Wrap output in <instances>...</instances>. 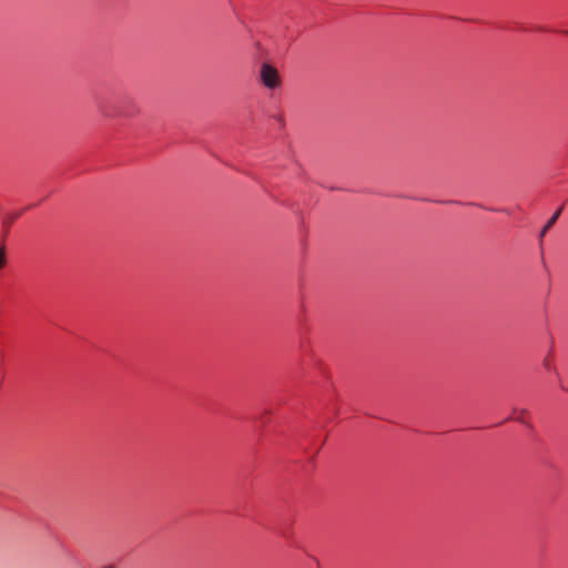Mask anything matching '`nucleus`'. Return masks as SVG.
Instances as JSON below:
<instances>
[{"instance_id": "obj_1", "label": "nucleus", "mask_w": 568, "mask_h": 568, "mask_svg": "<svg viewBox=\"0 0 568 568\" xmlns=\"http://www.w3.org/2000/svg\"><path fill=\"white\" fill-rule=\"evenodd\" d=\"M258 78L262 85L270 91L282 87V78L278 70L267 62L261 64Z\"/></svg>"}, {"instance_id": "obj_2", "label": "nucleus", "mask_w": 568, "mask_h": 568, "mask_svg": "<svg viewBox=\"0 0 568 568\" xmlns=\"http://www.w3.org/2000/svg\"><path fill=\"white\" fill-rule=\"evenodd\" d=\"M561 213V207L558 209L554 214L548 220V222L546 223V225L544 226L542 231H541V236L547 232V230H549L555 223L556 221L558 220L559 215Z\"/></svg>"}, {"instance_id": "obj_4", "label": "nucleus", "mask_w": 568, "mask_h": 568, "mask_svg": "<svg viewBox=\"0 0 568 568\" xmlns=\"http://www.w3.org/2000/svg\"><path fill=\"white\" fill-rule=\"evenodd\" d=\"M18 216H19V214H14V215L10 219V221H13V220H14V219H17Z\"/></svg>"}, {"instance_id": "obj_3", "label": "nucleus", "mask_w": 568, "mask_h": 568, "mask_svg": "<svg viewBox=\"0 0 568 568\" xmlns=\"http://www.w3.org/2000/svg\"><path fill=\"white\" fill-rule=\"evenodd\" d=\"M7 265V252L4 246H0V272L6 267Z\"/></svg>"}]
</instances>
